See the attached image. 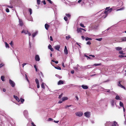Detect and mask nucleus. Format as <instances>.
<instances>
[{
  "mask_svg": "<svg viewBox=\"0 0 126 126\" xmlns=\"http://www.w3.org/2000/svg\"><path fill=\"white\" fill-rule=\"evenodd\" d=\"M112 10V9L111 8L109 9L107 11H105L102 14V15L103 14H105V17H106L108 15V14L111 12Z\"/></svg>",
  "mask_w": 126,
  "mask_h": 126,
  "instance_id": "f257e3e1",
  "label": "nucleus"
},
{
  "mask_svg": "<svg viewBox=\"0 0 126 126\" xmlns=\"http://www.w3.org/2000/svg\"><path fill=\"white\" fill-rule=\"evenodd\" d=\"M9 83L12 87H14L15 85V83L13 81L10 79L9 80Z\"/></svg>",
  "mask_w": 126,
  "mask_h": 126,
  "instance_id": "f03ea898",
  "label": "nucleus"
},
{
  "mask_svg": "<svg viewBox=\"0 0 126 126\" xmlns=\"http://www.w3.org/2000/svg\"><path fill=\"white\" fill-rule=\"evenodd\" d=\"M23 114L26 118H28V112L27 110H25L24 111Z\"/></svg>",
  "mask_w": 126,
  "mask_h": 126,
  "instance_id": "7ed1b4c3",
  "label": "nucleus"
},
{
  "mask_svg": "<svg viewBox=\"0 0 126 126\" xmlns=\"http://www.w3.org/2000/svg\"><path fill=\"white\" fill-rule=\"evenodd\" d=\"M11 1L12 2H15V3L17 4H20L21 3V1L20 0H13Z\"/></svg>",
  "mask_w": 126,
  "mask_h": 126,
  "instance_id": "20e7f679",
  "label": "nucleus"
},
{
  "mask_svg": "<svg viewBox=\"0 0 126 126\" xmlns=\"http://www.w3.org/2000/svg\"><path fill=\"white\" fill-rule=\"evenodd\" d=\"M75 114L76 116L79 117L81 116L83 114L81 112H76V113Z\"/></svg>",
  "mask_w": 126,
  "mask_h": 126,
  "instance_id": "39448f33",
  "label": "nucleus"
},
{
  "mask_svg": "<svg viewBox=\"0 0 126 126\" xmlns=\"http://www.w3.org/2000/svg\"><path fill=\"white\" fill-rule=\"evenodd\" d=\"M35 59L36 61H40V59L38 55H35Z\"/></svg>",
  "mask_w": 126,
  "mask_h": 126,
  "instance_id": "423d86ee",
  "label": "nucleus"
},
{
  "mask_svg": "<svg viewBox=\"0 0 126 126\" xmlns=\"http://www.w3.org/2000/svg\"><path fill=\"white\" fill-rule=\"evenodd\" d=\"M84 115L87 118L90 117V112H87L84 113Z\"/></svg>",
  "mask_w": 126,
  "mask_h": 126,
  "instance_id": "0eeeda50",
  "label": "nucleus"
},
{
  "mask_svg": "<svg viewBox=\"0 0 126 126\" xmlns=\"http://www.w3.org/2000/svg\"><path fill=\"white\" fill-rule=\"evenodd\" d=\"M85 31L84 29L81 28H80L79 29H78L77 30V32L78 33H81L82 31Z\"/></svg>",
  "mask_w": 126,
  "mask_h": 126,
  "instance_id": "6e6552de",
  "label": "nucleus"
},
{
  "mask_svg": "<svg viewBox=\"0 0 126 126\" xmlns=\"http://www.w3.org/2000/svg\"><path fill=\"white\" fill-rule=\"evenodd\" d=\"M126 42V37H124L123 38H122L121 39L120 41L119 42Z\"/></svg>",
  "mask_w": 126,
  "mask_h": 126,
  "instance_id": "1a4fd4ad",
  "label": "nucleus"
},
{
  "mask_svg": "<svg viewBox=\"0 0 126 126\" xmlns=\"http://www.w3.org/2000/svg\"><path fill=\"white\" fill-rule=\"evenodd\" d=\"M111 126H118V125L117 123L115 121H114L113 123H112L111 124Z\"/></svg>",
  "mask_w": 126,
  "mask_h": 126,
  "instance_id": "9d476101",
  "label": "nucleus"
},
{
  "mask_svg": "<svg viewBox=\"0 0 126 126\" xmlns=\"http://www.w3.org/2000/svg\"><path fill=\"white\" fill-rule=\"evenodd\" d=\"M19 25L20 26H22L23 24L22 20L19 18Z\"/></svg>",
  "mask_w": 126,
  "mask_h": 126,
  "instance_id": "9b49d317",
  "label": "nucleus"
},
{
  "mask_svg": "<svg viewBox=\"0 0 126 126\" xmlns=\"http://www.w3.org/2000/svg\"><path fill=\"white\" fill-rule=\"evenodd\" d=\"M64 53L65 54H67L68 53V50H67V47L66 46H65L64 49Z\"/></svg>",
  "mask_w": 126,
  "mask_h": 126,
  "instance_id": "f8f14e48",
  "label": "nucleus"
},
{
  "mask_svg": "<svg viewBox=\"0 0 126 126\" xmlns=\"http://www.w3.org/2000/svg\"><path fill=\"white\" fill-rule=\"evenodd\" d=\"M112 123L110 122H107L105 124V126H110L111 125Z\"/></svg>",
  "mask_w": 126,
  "mask_h": 126,
  "instance_id": "ddd939ff",
  "label": "nucleus"
},
{
  "mask_svg": "<svg viewBox=\"0 0 126 126\" xmlns=\"http://www.w3.org/2000/svg\"><path fill=\"white\" fill-rule=\"evenodd\" d=\"M60 45H58L54 46L55 48L57 50L59 51V49L60 48Z\"/></svg>",
  "mask_w": 126,
  "mask_h": 126,
  "instance_id": "4468645a",
  "label": "nucleus"
},
{
  "mask_svg": "<svg viewBox=\"0 0 126 126\" xmlns=\"http://www.w3.org/2000/svg\"><path fill=\"white\" fill-rule=\"evenodd\" d=\"M64 81L62 80H59L58 83V84L59 85L63 84Z\"/></svg>",
  "mask_w": 126,
  "mask_h": 126,
  "instance_id": "2eb2a0df",
  "label": "nucleus"
},
{
  "mask_svg": "<svg viewBox=\"0 0 126 126\" xmlns=\"http://www.w3.org/2000/svg\"><path fill=\"white\" fill-rule=\"evenodd\" d=\"M81 87L82 88L85 89H87L88 88V87L87 85H81Z\"/></svg>",
  "mask_w": 126,
  "mask_h": 126,
  "instance_id": "dca6fc26",
  "label": "nucleus"
},
{
  "mask_svg": "<svg viewBox=\"0 0 126 126\" xmlns=\"http://www.w3.org/2000/svg\"><path fill=\"white\" fill-rule=\"evenodd\" d=\"M115 103V100H111V105L112 107H113Z\"/></svg>",
  "mask_w": 126,
  "mask_h": 126,
  "instance_id": "f3484780",
  "label": "nucleus"
},
{
  "mask_svg": "<svg viewBox=\"0 0 126 126\" xmlns=\"http://www.w3.org/2000/svg\"><path fill=\"white\" fill-rule=\"evenodd\" d=\"M14 97L17 101L19 102L20 101V100L19 99V98H18L17 96H16L15 95H14Z\"/></svg>",
  "mask_w": 126,
  "mask_h": 126,
  "instance_id": "a211bd4d",
  "label": "nucleus"
},
{
  "mask_svg": "<svg viewBox=\"0 0 126 126\" xmlns=\"http://www.w3.org/2000/svg\"><path fill=\"white\" fill-rule=\"evenodd\" d=\"M38 33L37 31H36L35 32L32 34V36L33 38Z\"/></svg>",
  "mask_w": 126,
  "mask_h": 126,
  "instance_id": "6ab92c4d",
  "label": "nucleus"
},
{
  "mask_svg": "<svg viewBox=\"0 0 126 126\" xmlns=\"http://www.w3.org/2000/svg\"><path fill=\"white\" fill-rule=\"evenodd\" d=\"M28 32V31L27 30H23L21 32L22 33H24L25 34H27V32Z\"/></svg>",
  "mask_w": 126,
  "mask_h": 126,
  "instance_id": "aec40b11",
  "label": "nucleus"
},
{
  "mask_svg": "<svg viewBox=\"0 0 126 126\" xmlns=\"http://www.w3.org/2000/svg\"><path fill=\"white\" fill-rule=\"evenodd\" d=\"M49 26L48 24H46L45 25V29L47 30L48 29V28L49 27Z\"/></svg>",
  "mask_w": 126,
  "mask_h": 126,
  "instance_id": "412c9836",
  "label": "nucleus"
},
{
  "mask_svg": "<svg viewBox=\"0 0 126 126\" xmlns=\"http://www.w3.org/2000/svg\"><path fill=\"white\" fill-rule=\"evenodd\" d=\"M115 99L116 100H120L121 99V98L118 96V95L116 96L115 97Z\"/></svg>",
  "mask_w": 126,
  "mask_h": 126,
  "instance_id": "4be33fe9",
  "label": "nucleus"
},
{
  "mask_svg": "<svg viewBox=\"0 0 126 126\" xmlns=\"http://www.w3.org/2000/svg\"><path fill=\"white\" fill-rule=\"evenodd\" d=\"M118 51L121 50L122 49V48L120 47H116L115 48Z\"/></svg>",
  "mask_w": 126,
  "mask_h": 126,
  "instance_id": "5701e85b",
  "label": "nucleus"
},
{
  "mask_svg": "<svg viewBox=\"0 0 126 126\" xmlns=\"http://www.w3.org/2000/svg\"><path fill=\"white\" fill-rule=\"evenodd\" d=\"M28 9L29 12L30 13V15H31L32 14V9L31 8H29Z\"/></svg>",
  "mask_w": 126,
  "mask_h": 126,
  "instance_id": "b1692460",
  "label": "nucleus"
},
{
  "mask_svg": "<svg viewBox=\"0 0 126 126\" xmlns=\"http://www.w3.org/2000/svg\"><path fill=\"white\" fill-rule=\"evenodd\" d=\"M67 98L66 97H63L62 99V100L63 101H64L65 100H66L67 99Z\"/></svg>",
  "mask_w": 126,
  "mask_h": 126,
  "instance_id": "393cba45",
  "label": "nucleus"
},
{
  "mask_svg": "<svg viewBox=\"0 0 126 126\" xmlns=\"http://www.w3.org/2000/svg\"><path fill=\"white\" fill-rule=\"evenodd\" d=\"M46 85L43 82H42V83L41 86V87L42 88H43L44 89L45 88V85Z\"/></svg>",
  "mask_w": 126,
  "mask_h": 126,
  "instance_id": "a878e982",
  "label": "nucleus"
},
{
  "mask_svg": "<svg viewBox=\"0 0 126 126\" xmlns=\"http://www.w3.org/2000/svg\"><path fill=\"white\" fill-rule=\"evenodd\" d=\"M54 67L56 69H58V70H61V68L59 66H54Z\"/></svg>",
  "mask_w": 126,
  "mask_h": 126,
  "instance_id": "bb28decb",
  "label": "nucleus"
},
{
  "mask_svg": "<svg viewBox=\"0 0 126 126\" xmlns=\"http://www.w3.org/2000/svg\"><path fill=\"white\" fill-rule=\"evenodd\" d=\"M5 47L6 48H9V44L7 43L6 42H5Z\"/></svg>",
  "mask_w": 126,
  "mask_h": 126,
  "instance_id": "cd10ccee",
  "label": "nucleus"
},
{
  "mask_svg": "<svg viewBox=\"0 0 126 126\" xmlns=\"http://www.w3.org/2000/svg\"><path fill=\"white\" fill-rule=\"evenodd\" d=\"M119 104L120 105L121 107H124V105L123 103L121 101L120 102Z\"/></svg>",
  "mask_w": 126,
  "mask_h": 126,
  "instance_id": "c85d7f7f",
  "label": "nucleus"
},
{
  "mask_svg": "<svg viewBox=\"0 0 126 126\" xmlns=\"http://www.w3.org/2000/svg\"><path fill=\"white\" fill-rule=\"evenodd\" d=\"M70 37V35H68L66 36V39L67 40H68Z\"/></svg>",
  "mask_w": 126,
  "mask_h": 126,
  "instance_id": "c756f323",
  "label": "nucleus"
},
{
  "mask_svg": "<svg viewBox=\"0 0 126 126\" xmlns=\"http://www.w3.org/2000/svg\"><path fill=\"white\" fill-rule=\"evenodd\" d=\"M1 79L2 81H4V77L3 76H1Z\"/></svg>",
  "mask_w": 126,
  "mask_h": 126,
  "instance_id": "7c9ffc66",
  "label": "nucleus"
},
{
  "mask_svg": "<svg viewBox=\"0 0 126 126\" xmlns=\"http://www.w3.org/2000/svg\"><path fill=\"white\" fill-rule=\"evenodd\" d=\"M104 12L102 13L100 15V16H102V17H103L104 18H106V17H105V14H103V15H102V13H103Z\"/></svg>",
  "mask_w": 126,
  "mask_h": 126,
  "instance_id": "2f4dec72",
  "label": "nucleus"
},
{
  "mask_svg": "<svg viewBox=\"0 0 126 126\" xmlns=\"http://www.w3.org/2000/svg\"><path fill=\"white\" fill-rule=\"evenodd\" d=\"M20 101L21 103H23V102L24 101V99L23 98H20Z\"/></svg>",
  "mask_w": 126,
  "mask_h": 126,
  "instance_id": "473e14b6",
  "label": "nucleus"
},
{
  "mask_svg": "<svg viewBox=\"0 0 126 126\" xmlns=\"http://www.w3.org/2000/svg\"><path fill=\"white\" fill-rule=\"evenodd\" d=\"M80 67L81 69H86L87 68V66H81Z\"/></svg>",
  "mask_w": 126,
  "mask_h": 126,
  "instance_id": "72a5a7b5",
  "label": "nucleus"
},
{
  "mask_svg": "<svg viewBox=\"0 0 126 126\" xmlns=\"http://www.w3.org/2000/svg\"><path fill=\"white\" fill-rule=\"evenodd\" d=\"M101 63H99V64H96L95 63V64H94L93 65H92V66H97L100 65H101Z\"/></svg>",
  "mask_w": 126,
  "mask_h": 126,
  "instance_id": "f704fd0d",
  "label": "nucleus"
},
{
  "mask_svg": "<svg viewBox=\"0 0 126 126\" xmlns=\"http://www.w3.org/2000/svg\"><path fill=\"white\" fill-rule=\"evenodd\" d=\"M96 40L99 41H101L102 40V38H96L95 39Z\"/></svg>",
  "mask_w": 126,
  "mask_h": 126,
  "instance_id": "c9c22d12",
  "label": "nucleus"
},
{
  "mask_svg": "<svg viewBox=\"0 0 126 126\" xmlns=\"http://www.w3.org/2000/svg\"><path fill=\"white\" fill-rule=\"evenodd\" d=\"M35 81L37 84H39V80L37 79H35Z\"/></svg>",
  "mask_w": 126,
  "mask_h": 126,
  "instance_id": "e433bc0d",
  "label": "nucleus"
},
{
  "mask_svg": "<svg viewBox=\"0 0 126 126\" xmlns=\"http://www.w3.org/2000/svg\"><path fill=\"white\" fill-rule=\"evenodd\" d=\"M124 9V8L122 7L119 9H118L116 10L117 11H118L120 10H123Z\"/></svg>",
  "mask_w": 126,
  "mask_h": 126,
  "instance_id": "4c0bfd02",
  "label": "nucleus"
},
{
  "mask_svg": "<svg viewBox=\"0 0 126 126\" xmlns=\"http://www.w3.org/2000/svg\"><path fill=\"white\" fill-rule=\"evenodd\" d=\"M55 76L56 77H57L59 79H61L62 78V77L61 76H60L59 75H58L56 74V75Z\"/></svg>",
  "mask_w": 126,
  "mask_h": 126,
  "instance_id": "58836bf2",
  "label": "nucleus"
},
{
  "mask_svg": "<svg viewBox=\"0 0 126 126\" xmlns=\"http://www.w3.org/2000/svg\"><path fill=\"white\" fill-rule=\"evenodd\" d=\"M66 16L68 17H70L71 16V15L69 14H67L66 13L65 14Z\"/></svg>",
  "mask_w": 126,
  "mask_h": 126,
  "instance_id": "ea45409f",
  "label": "nucleus"
},
{
  "mask_svg": "<svg viewBox=\"0 0 126 126\" xmlns=\"http://www.w3.org/2000/svg\"><path fill=\"white\" fill-rule=\"evenodd\" d=\"M119 58H122V57H126V56H123V55H119Z\"/></svg>",
  "mask_w": 126,
  "mask_h": 126,
  "instance_id": "a19ab883",
  "label": "nucleus"
},
{
  "mask_svg": "<svg viewBox=\"0 0 126 126\" xmlns=\"http://www.w3.org/2000/svg\"><path fill=\"white\" fill-rule=\"evenodd\" d=\"M121 81H119L118 84V86L119 87H120V86L121 85Z\"/></svg>",
  "mask_w": 126,
  "mask_h": 126,
  "instance_id": "79ce46f5",
  "label": "nucleus"
},
{
  "mask_svg": "<svg viewBox=\"0 0 126 126\" xmlns=\"http://www.w3.org/2000/svg\"><path fill=\"white\" fill-rule=\"evenodd\" d=\"M37 3L39 5L40 3V0H37Z\"/></svg>",
  "mask_w": 126,
  "mask_h": 126,
  "instance_id": "37998d69",
  "label": "nucleus"
},
{
  "mask_svg": "<svg viewBox=\"0 0 126 126\" xmlns=\"http://www.w3.org/2000/svg\"><path fill=\"white\" fill-rule=\"evenodd\" d=\"M64 19L66 21H67L68 20L67 17L66 16L64 17Z\"/></svg>",
  "mask_w": 126,
  "mask_h": 126,
  "instance_id": "c03bdc74",
  "label": "nucleus"
},
{
  "mask_svg": "<svg viewBox=\"0 0 126 126\" xmlns=\"http://www.w3.org/2000/svg\"><path fill=\"white\" fill-rule=\"evenodd\" d=\"M119 53L120 54H125L124 53H123V51H119Z\"/></svg>",
  "mask_w": 126,
  "mask_h": 126,
  "instance_id": "a18cd8bd",
  "label": "nucleus"
},
{
  "mask_svg": "<svg viewBox=\"0 0 126 126\" xmlns=\"http://www.w3.org/2000/svg\"><path fill=\"white\" fill-rule=\"evenodd\" d=\"M120 87L122 88H123L124 89H125V90L126 89L125 87H124V86L122 85L120 86Z\"/></svg>",
  "mask_w": 126,
  "mask_h": 126,
  "instance_id": "49530a36",
  "label": "nucleus"
},
{
  "mask_svg": "<svg viewBox=\"0 0 126 126\" xmlns=\"http://www.w3.org/2000/svg\"><path fill=\"white\" fill-rule=\"evenodd\" d=\"M89 40H92V39L91 38H89L88 37L86 38H85V40L86 41H87Z\"/></svg>",
  "mask_w": 126,
  "mask_h": 126,
  "instance_id": "de8ad7c7",
  "label": "nucleus"
},
{
  "mask_svg": "<svg viewBox=\"0 0 126 126\" xmlns=\"http://www.w3.org/2000/svg\"><path fill=\"white\" fill-rule=\"evenodd\" d=\"M107 91H106V92H109V93H110V90H109V89H105Z\"/></svg>",
  "mask_w": 126,
  "mask_h": 126,
  "instance_id": "09e8293b",
  "label": "nucleus"
},
{
  "mask_svg": "<svg viewBox=\"0 0 126 126\" xmlns=\"http://www.w3.org/2000/svg\"><path fill=\"white\" fill-rule=\"evenodd\" d=\"M80 26L84 28L85 27L84 26L83 24L82 23H81L80 24Z\"/></svg>",
  "mask_w": 126,
  "mask_h": 126,
  "instance_id": "8fccbe9b",
  "label": "nucleus"
},
{
  "mask_svg": "<svg viewBox=\"0 0 126 126\" xmlns=\"http://www.w3.org/2000/svg\"><path fill=\"white\" fill-rule=\"evenodd\" d=\"M52 47V46L51 45H49L48 46V49H50Z\"/></svg>",
  "mask_w": 126,
  "mask_h": 126,
  "instance_id": "3c124183",
  "label": "nucleus"
},
{
  "mask_svg": "<svg viewBox=\"0 0 126 126\" xmlns=\"http://www.w3.org/2000/svg\"><path fill=\"white\" fill-rule=\"evenodd\" d=\"M47 1L50 3L52 4L53 3V2L51 1L50 0H47Z\"/></svg>",
  "mask_w": 126,
  "mask_h": 126,
  "instance_id": "603ef678",
  "label": "nucleus"
},
{
  "mask_svg": "<svg viewBox=\"0 0 126 126\" xmlns=\"http://www.w3.org/2000/svg\"><path fill=\"white\" fill-rule=\"evenodd\" d=\"M34 67L35 68L36 71H37V69L36 67V66L35 65H34Z\"/></svg>",
  "mask_w": 126,
  "mask_h": 126,
  "instance_id": "864d4df0",
  "label": "nucleus"
},
{
  "mask_svg": "<svg viewBox=\"0 0 126 126\" xmlns=\"http://www.w3.org/2000/svg\"><path fill=\"white\" fill-rule=\"evenodd\" d=\"M6 7H8L9 8H13V6H9L8 5H6Z\"/></svg>",
  "mask_w": 126,
  "mask_h": 126,
  "instance_id": "5fc2aeb1",
  "label": "nucleus"
},
{
  "mask_svg": "<svg viewBox=\"0 0 126 126\" xmlns=\"http://www.w3.org/2000/svg\"><path fill=\"white\" fill-rule=\"evenodd\" d=\"M6 11L7 13H8L9 12V10L8 8H6Z\"/></svg>",
  "mask_w": 126,
  "mask_h": 126,
  "instance_id": "6e6d98bb",
  "label": "nucleus"
},
{
  "mask_svg": "<svg viewBox=\"0 0 126 126\" xmlns=\"http://www.w3.org/2000/svg\"><path fill=\"white\" fill-rule=\"evenodd\" d=\"M25 76H26V79H27V81H28V82L29 83V80L28 78L27 77V75H25Z\"/></svg>",
  "mask_w": 126,
  "mask_h": 126,
  "instance_id": "4d7b16f0",
  "label": "nucleus"
},
{
  "mask_svg": "<svg viewBox=\"0 0 126 126\" xmlns=\"http://www.w3.org/2000/svg\"><path fill=\"white\" fill-rule=\"evenodd\" d=\"M31 125L32 126H36L34 124L33 122H32L31 123Z\"/></svg>",
  "mask_w": 126,
  "mask_h": 126,
  "instance_id": "13d9d810",
  "label": "nucleus"
},
{
  "mask_svg": "<svg viewBox=\"0 0 126 126\" xmlns=\"http://www.w3.org/2000/svg\"><path fill=\"white\" fill-rule=\"evenodd\" d=\"M87 44L88 45H90L91 44V43L90 41H88L87 43Z\"/></svg>",
  "mask_w": 126,
  "mask_h": 126,
  "instance_id": "bf43d9fd",
  "label": "nucleus"
},
{
  "mask_svg": "<svg viewBox=\"0 0 126 126\" xmlns=\"http://www.w3.org/2000/svg\"><path fill=\"white\" fill-rule=\"evenodd\" d=\"M63 101L62 100H60V101L58 102V103H60H60H62V102Z\"/></svg>",
  "mask_w": 126,
  "mask_h": 126,
  "instance_id": "052dcab7",
  "label": "nucleus"
},
{
  "mask_svg": "<svg viewBox=\"0 0 126 126\" xmlns=\"http://www.w3.org/2000/svg\"><path fill=\"white\" fill-rule=\"evenodd\" d=\"M90 66V65H87V66H86L87 68V69H89V68H92V67H88V66Z\"/></svg>",
  "mask_w": 126,
  "mask_h": 126,
  "instance_id": "680f3d73",
  "label": "nucleus"
},
{
  "mask_svg": "<svg viewBox=\"0 0 126 126\" xmlns=\"http://www.w3.org/2000/svg\"><path fill=\"white\" fill-rule=\"evenodd\" d=\"M4 65V64L3 63H1L0 64V68L2 67Z\"/></svg>",
  "mask_w": 126,
  "mask_h": 126,
  "instance_id": "e2e57ef3",
  "label": "nucleus"
},
{
  "mask_svg": "<svg viewBox=\"0 0 126 126\" xmlns=\"http://www.w3.org/2000/svg\"><path fill=\"white\" fill-rule=\"evenodd\" d=\"M13 41H11V42L10 43V44L11 45V46H12V45H13Z\"/></svg>",
  "mask_w": 126,
  "mask_h": 126,
  "instance_id": "0e129e2a",
  "label": "nucleus"
},
{
  "mask_svg": "<svg viewBox=\"0 0 126 126\" xmlns=\"http://www.w3.org/2000/svg\"><path fill=\"white\" fill-rule=\"evenodd\" d=\"M37 87L38 88H39L40 87L39 84H37Z\"/></svg>",
  "mask_w": 126,
  "mask_h": 126,
  "instance_id": "69168bd1",
  "label": "nucleus"
},
{
  "mask_svg": "<svg viewBox=\"0 0 126 126\" xmlns=\"http://www.w3.org/2000/svg\"><path fill=\"white\" fill-rule=\"evenodd\" d=\"M43 2L44 4L45 5L46 4V1L45 0H44L43 1Z\"/></svg>",
  "mask_w": 126,
  "mask_h": 126,
  "instance_id": "338daca9",
  "label": "nucleus"
},
{
  "mask_svg": "<svg viewBox=\"0 0 126 126\" xmlns=\"http://www.w3.org/2000/svg\"><path fill=\"white\" fill-rule=\"evenodd\" d=\"M74 70H72L71 71V73L73 74L74 73Z\"/></svg>",
  "mask_w": 126,
  "mask_h": 126,
  "instance_id": "774afa93",
  "label": "nucleus"
}]
</instances>
